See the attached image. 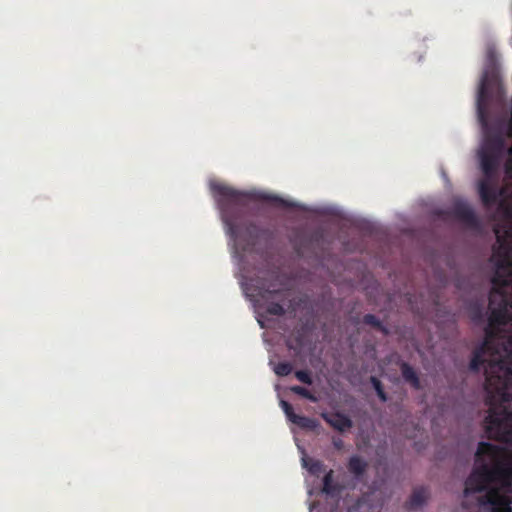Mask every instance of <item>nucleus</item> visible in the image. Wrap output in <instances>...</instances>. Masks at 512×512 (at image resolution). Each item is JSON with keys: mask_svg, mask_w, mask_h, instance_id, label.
Listing matches in <instances>:
<instances>
[{"mask_svg": "<svg viewBox=\"0 0 512 512\" xmlns=\"http://www.w3.org/2000/svg\"><path fill=\"white\" fill-rule=\"evenodd\" d=\"M475 462L465 481L463 507L467 509L472 498L473 512H512V453L505 448H477Z\"/></svg>", "mask_w": 512, "mask_h": 512, "instance_id": "nucleus-1", "label": "nucleus"}, {"mask_svg": "<svg viewBox=\"0 0 512 512\" xmlns=\"http://www.w3.org/2000/svg\"><path fill=\"white\" fill-rule=\"evenodd\" d=\"M481 369L485 375L486 405L485 418L487 437L497 441L512 443V353L503 357L492 340L491 348L483 354Z\"/></svg>", "mask_w": 512, "mask_h": 512, "instance_id": "nucleus-2", "label": "nucleus"}, {"mask_svg": "<svg viewBox=\"0 0 512 512\" xmlns=\"http://www.w3.org/2000/svg\"><path fill=\"white\" fill-rule=\"evenodd\" d=\"M495 272L491 279L492 289L489 295L490 315L485 329V339L473 352L469 370L475 371L483 363V354L491 348L495 329L512 321V261L507 252L495 255Z\"/></svg>", "mask_w": 512, "mask_h": 512, "instance_id": "nucleus-3", "label": "nucleus"}, {"mask_svg": "<svg viewBox=\"0 0 512 512\" xmlns=\"http://www.w3.org/2000/svg\"><path fill=\"white\" fill-rule=\"evenodd\" d=\"M211 191L221 213L227 234L237 241L247 238V245H254L260 228L249 219L253 196L222 183H212Z\"/></svg>", "mask_w": 512, "mask_h": 512, "instance_id": "nucleus-4", "label": "nucleus"}, {"mask_svg": "<svg viewBox=\"0 0 512 512\" xmlns=\"http://www.w3.org/2000/svg\"><path fill=\"white\" fill-rule=\"evenodd\" d=\"M503 148L504 140L499 133L487 132L485 134L483 144L478 153L483 176L497 178Z\"/></svg>", "mask_w": 512, "mask_h": 512, "instance_id": "nucleus-5", "label": "nucleus"}, {"mask_svg": "<svg viewBox=\"0 0 512 512\" xmlns=\"http://www.w3.org/2000/svg\"><path fill=\"white\" fill-rule=\"evenodd\" d=\"M258 296L267 303L266 312L274 316H283L286 312L284 303L287 300L288 293L284 289L260 288Z\"/></svg>", "mask_w": 512, "mask_h": 512, "instance_id": "nucleus-6", "label": "nucleus"}, {"mask_svg": "<svg viewBox=\"0 0 512 512\" xmlns=\"http://www.w3.org/2000/svg\"><path fill=\"white\" fill-rule=\"evenodd\" d=\"M496 179L497 178H487L483 176V178L478 182V193L483 205L486 207L493 206L500 195L494 184Z\"/></svg>", "mask_w": 512, "mask_h": 512, "instance_id": "nucleus-7", "label": "nucleus"}, {"mask_svg": "<svg viewBox=\"0 0 512 512\" xmlns=\"http://www.w3.org/2000/svg\"><path fill=\"white\" fill-rule=\"evenodd\" d=\"M452 215L469 227H477L479 220L474 210L465 202H457L452 208Z\"/></svg>", "mask_w": 512, "mask_h": 512, "instance_id": "nucleus-8", "label": "nucleus"}, {"mask_svg": "<svg viewBox=\"0 0 512 512\" xmlns=\"http://www.w3.org/2000/svg\"><path fill=\"white\" fill-rule=\"evenodd\" d=\"M452 215L469 227H477L479 220L474 210L465 202H457L452 208Z\"/></svg>", "mask_w": 512, "mask_h": 512, "instance_id": "nucleus-9", "label": "nucleus"}, {"mask_svg": "<svg viewBox=\"0 0 512 512\" xmlns=\"http://www.w3.org/2000/svg\"><path fill=\"white\" fill-rule=\"evenodd\" d=\"M321 418L332 428L339 432H344L353 426L352 420L341 412L329 413L322 412Z\"/></svg>", "mask_w": 512, "mask_h": 512, "instance_id": "nucleus-10", "label": "nucleus"}, {"mask_svg": "<svg viewBox=\"0 0 512 512\" xmlns=\"http://www.w3.org/2000/svg\"><path fill=\"white\" fill-rule=\"evenodd\" d=\"M429 497V491L427 487L420 486L416 487L409 500L406 502V507L409 510H414L424 505Z\"/></svg>", "mask_w": 512, "mask_h": 512, "instance_id": "nucleus-11", "label": "nucleus"}, {"mask_svg": "<svg viewBox=\"0 0 512 512\" xmlns=\"http://www.w3.org/2000/svg\"><path fill=\"white\" fill-rule=\"evenodd\" d=\"M343 487L334 481V471L329 470L323 477L322 491L328 496L336 497L342 492Z\"/></svg>", "mask_w": 512, "mask_h": 512, "instance_id": "nucleus-12", "label": "nucleus"}, {"mask_svg": "<svg viewBox=\"0 0 512 512\" xmlns=\"http://www.w3.org/2000/svg\"><path fill=\"white\" fill-rule=\"evenodd\" d=\"M348 471L357 479L360 480L368 468V463L360 456L354 455L350 457L347 464Z\"/></svg>", "mask_w": 512, "mask_h": 512, "instance_id": "nucleus-13", "label": "nucleus"}, {"mask_svg": "<svg viewBox=\"0 0 512 512\" xmlns=\"http://www.w3.org/2000/svg\"><path fill=\"white\" fill-rule=\"evenodd\" d=\"M400 370L405 382L409 383L411 387H413L416 390H419L421 388L419 376L415 369L410 364H408L407 362H402L400 364Z\"/></svg>", "mask_w": 512, "mask_h": 512, "instance_id": "nucleus-14", "label": "nucleus"}, {"mask_svg": "<svg viewBox=\"0 0 512 512\" xmlns=\"http://www.w3.org/2000/svg\"><path fill=\"white\" fill-rule=\"evenodd\" d=\"M293 418L294 421L292 423L302 429L314 431L319 427V422L314 418L301 415L293 416Z\"/></svg>", "mask_w": 512, "mask_h": 512, "instance_id": "nucleus-15", "label": "nucleus"}, {"mask_svg": "<svg viewBox=\"0 0 512 512\" xmlns=\"http://www.w3.org/2000/svg\"><path fill=\"white\" fill-rule=\"evenodd\" d=\"M303 466L308 469V471L314 475L319 476L325 470V466L322 461L312 459V458H303Z\"/></svg>", "mask_w": 512, "mask_h": 512, "instance_id": "nucleus-16", "label": "nucleus"}, {"mask_svg": "<svg viewBox=\"0 0 512 512\" xmlns=\"http://www.w3.org/2000/svg\"><path fill=\"white\" fill-rule=\"evenodd\" d=\"M362 321L364 324L372 326L373 328L382 332L384 335H387L389 333L387 327L383 325L381 320L373 314L364 315Z\"/></svg>", "mask_w": 512, "mask_h": 512, "instance_id": "nucleus-17", "label": "nucleus"}, {"mask_svg": "<svg viewBox=\"0 0 512 512\" xmlns=\"http://www.w3.org/2000/svg\"><path fill=\"white\" fill-rule=\"evenodd\" d=\"M290 390H291L293 393H295V394H297V395H299V396H301V397H303V398H305V399L310 400L311 402H317V401H318L317 397H316L314 394H312V393H311L307 388H305V387H302V386H292V387L290 388Z\"/></svg>", "mask_w": 512, "mask_h": 512, "instance_id": "nucleus-18", "label": "nucleus"}, {"mask_svg": "<svg viewBox=\"0 0 512 512\" xmlns=\"http://www.w3.org/2000/svg\"><path fill=\"white\" fill-rule=\"evenodd\" d=\"M293 370V366L289 362H279L274 367V372L277 376L285 377L288 376Z\"/></svg>", "mask_w": 512, "mask_h": 512, "instance_id": "nucleus-19", "label": "nucleus"}, {"mask_svg": "<svg viewBox=\"0 0 512 512\" xmlns=\"http://www.w3.org/2000/svg\"><path fill=\"white\" fill-rule=\"evenodd\" d=\"M487 88L485 82H482L480 89H479V96H478V112L480 116V120L484 123L485 122V115L482 108V102L484 98L486 97Z\"/></svg>", "mask_w": 512, "mask_h": 512, "instance_id": "nucleus-20", "label": "nucleus"}, {"mask_svg": "<svg viewBox=\"0 0 512 512\" xmlns=\"http://www.w3.org/2000/svg\"><path fill=\"white\" fill-rule=\"evenodd\" d=\"M371 383H372L373 388L375 389L376 394L379 397V399L382 402H386L387 401V394L384 391V388H383V385H382L381 381L378 378L372 376L371 377Z\"/></svg>", "mask_w": 512, "mask_h": 512, "instance_id": "nucleus-21", "label": "nucleus"}, {"mask_svg": "<svg viewBox=\"0 0 512 512\" xmlns=\"http://www.w3.org/2000/svg\"><path fill=\"white\" fill-rule=\"evenodd\" d=\"M295 377L304 384L311 385L313 383L311 373L307 370L296 371Z\"/></svg>", "mask_w": 512, "mask_h": 512, "instance_id": "nucleus-22", "label": "nucleus"}, {"mask_svg": "<svg viewBox=\"0 0 512 512\" xmlns=\"http://www.w3.org/2000/svg\"><path fill=\"white\" fill-rule=\"evenodd\" d=\"M264 199L269 200V201L275 203L276 205H279V206H282V207L290 208V207L294 206L293 203H291V202H289L287 200H284V199L280 198L279 196H275V195H273V196H266V197H264Z\"/></svg>", "mask_w": 512, "mask_h": 512, "instance_id": "nucleus-23", "label": "nucleus"}, {"mask_svg": "<svg viewBox=\"0 0 512 512\" xmlns=\"http://www.w3.org/2000/svg\"><path fill=\"white\" fill-rule=\"evenodd\" d=\"M284 413H285V415H286L287 419H288L290 422H293V421H294L293 416H297V415H298V414H296V413L294 412V409H293L292 405L287 409V412H284Z\"/></svg>", "mask_w": 512, "mask_h": 512, "instance_id": "nucleus-24", "label": "nucleus"}, {"mask_svg": "<svg viewBox=\"0 0 512 512\" xmlns=\"http://www.w3.org/2000/svg\"><path fill=\"white\" fill-rule=\"evenodd\" d=\"M510 115V120L507 125V136L512 139V113Z\"/></svg>", "mask_w": 512, "mask_h": 512, "instance_id": "nucleus-25", "label": "nucleus"}, {"mask_svg": "<svg viewBox=\"0 0 512 512\" xmlns=\"http://www.w3.org/2000/svg\"><path fill=\"white\" fill-rule=\"evenodd\" d=\"M280 405H281V407H282L284 412H287V409L291 406L290 403H288L287 401H284V400H282L280 402Z\"/></svg>", "mask_w": 512, "mask_h": 512, "instance_id": "nucleus-26", "label": "nucleus"}, {"mask_svg": "<svg viewBox=\"0 0 512 512\" xmlns=\"http://www.w3.org/2000/svg\"><path fill=\"white\" fill-rule=\"evenodd\" d=\"M505 216L507 218H512V207H510V206L505 207Z\"/></svg>", "mask_w": 512, "mask_h": 512, "instance_id": "nucleus-27", "label": "nucleus"}, {"mask_svg": "<svg viewBox=\"0 0 512 512\" xmlns=\"http://www.w3.org/2000/svg\"><path fill=\"white\" fill-rule=\"evenodd\" d=\"M333 444L334 446L337 448V449H341L342 447V440L341 439H337V440H333Z\"/></svg>", "mask_w": 512, "mask_h": 512, "instance_id": "nucleus-28", "label": "nucleus"}]
</instances>
